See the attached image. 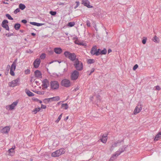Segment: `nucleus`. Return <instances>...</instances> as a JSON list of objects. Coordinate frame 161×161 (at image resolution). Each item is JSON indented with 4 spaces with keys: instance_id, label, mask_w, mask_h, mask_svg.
Instances as JSON below:
<instances>
[{
    "instance_id": "4be33fe9",
    "label": "nucleus",
    "mask_w": 161,
    "mask_h": 161,
    "mask_svg": "<svg viewBox=\"0 0 161 161\" xmlns=\"http://www.w3.org/2000/svg\"><path fill=\"white\" fill-rule=\"evenodd\" d=\"M25 92L26 94L29 97H32L34 95V94L29 90L26 89L25 90Z\"/></svg>"
},
{
    "instance_id": "e2e57ef3",
    "label": "nucleus",
    "mask_w": 161,
    "mask_h": 161,
    "mask_svg": "<svg viewBox=\"0 0 161 161\" xmlns=\"http://www.w3.org/2000/svg\"><path fill=\"white\" fill-rule=\"evenodd\" d=\"M111 52H112V50L111 49H109L108 50V53H110Z\"/></svg>"
},
{
    "instance_id": "0eeeda50",
    "label": "nucleus",
    "mask_w": 161,
    "mask_h": 161,
    "mask_svg": "<svg viewBox=\"0 0 161 161\" xmlns=\"http://www.w3.org/2000/svg\"><path fill=\"white\" fill-rule=\"evenodd\" d=\"M20 79L19 78L13 80L11 82L8 83V86L10 87H14L19 85Z\"/></svg>"
},
{
    "instance_id": "a19ab883",
    "label": "nucleus",
    "mask_w": 161,
    "mask_h": 161,
    "mask_svg": "<svg viewBox=\"0 0 161 161\" xmlns=\"http://www.w3.org/2000/svg\"><path fill=\"white\" fill-rule=\"evenodd\" d=\"M56 11H50V14L52 15L53 16L55 15L56 14Z\"/></svg>"
},
{
    "instance_id": "2eb2a0df",
    "label": "nucleus",
    "mask_w": 161,
    "mask_h": 161,
    "mask_svg": "<svg viewBox=\"0 0 161 161\" xmlns=\"http://www.w3.org/2000/svg\"><path fill=\"white\" fill-rule=\"evenodd\" d=\"M142 109V107L141 105H138L135 108L134 111V114H136L139 113Z\"/></svg>"
},
{
    "instance_id": "49530a36",
    "label": "nucleus",
    "mask_w": 161,
    "mask_h": 161,
    "mask_svg": "<svg viewBox=\"0 0 161 161\" xmlns=\"http://www.w3.org/2000/svg\"><path fill=\"white\" fill-rule=\"evenodd\" d=\"M75 3L76 4V6L74 7V8L76 9L79 5V2L78 1H76Z\"/></svg>"
},
{
    "instance_id": "c756f323",
    "label": "nucleus",
    "mask_w": 161,
    "mask_h": 161,
    "mask_svg": "<svg viewBox=\"0 0 161 161\" xmlns=\"http://www.w3.org/2000/svg\"><path fill=\"white\" fill-rule=\"evenodd\" d=\"M95 62V60L93 59H88L87 60V63L88 64H93Z\"/></svg>"
},
{
    "instance_id": "39448f33",
    "label": "nucleus",
    "mask_w": 161,
    "mask_h": 161,
    "mask_svg": "<svg viewBox=\"0 0 161 161\" xmlns=\"http://www.w3.org/2000/svg\"><path fill=\"white\" fill-rule=\"evenodd\" d=\"M59 83L57 81L53 80L50 82V87L52 90H57L59 88Z\"/></svg>"
},
{
    "instance_id": "aec40b11",
    "label": "nucleus",
    "mask_w": 161,
    "mask_h": 161,
    "mask_svg": "<svg viewBox=\"0 0 161 161\" xmlns=\"http://www.w3.org/2000/svg\"><path fill=\"white\" fill-rule=\"evenodd\" d=\"M54 51L57 54H60L62 52V49L59 47H56L54 49Z\"/></svg>"
},
{
    "instance_id": "c9c22d12",
    "label": "nucleus",
    "mask_w": 161,
    "mask_h": 161,
    "mask_svg": "<svg viewBox=\"0 0 161 161\" xmlns=\"http://www.w3.org/2000/svg\"><path fill=\"white\" fill-rule=\"evenodd\" d=\"M36 93L39 95H43L45 92L44 91H37Z\"/></svg>"
},
{
    "instance_id": "1a4fd4ad",
    "label": "nucleus",
    "mask_w": 161,
    "mask_h": 161,
    "mask_svg": "<svg viewBox=\"0 0 161 161\" xmlns=\"http://www.w3.org/2000/svg\"><path fill=\"white\" fill-rule=\"evenodd\" d=\"M49 85V82L48 80L45 79L42 81V86L43 87L42 89L47 88Z\"/></svg>"
},
{
    "instance_id": "13d9d810",
    "label": "nucleus",
    "mask_w": 161,
    "mask_h": 161,
    "mask_svg": "<svg viewBox=\"0 0 161 161\" xmlns=\"http://www.w3.org/2000/svg\"><path fill=\"white\" fill-rule=\"evenodd\" d=\"M94 70L95 69L94 68H92L90 72L92 74L94 71Z\"/></svg>"
},
{
    "instance_id": "2f4dec72",
    "label": "nucleus",
    "mask_w": 161,
    "mask_h": 161,
    "mask_svg": "<svg viewBox=\"0 0 161 161\" xmlns=\"http://www.w3.org/2000/svg\"><path fill=\"white\" fill-rule=\"evenodd\" d=\"M107 50L105 48H104L102 51L100 52V54H105L107 53Z\"/></svg>"
},
{
    "instance_id": "09e8293b",
    "label": "nucleus",
    "mask_w": 161,
    "mask_h": 161,
    "mask_svg": "<svg viewBox=\"0 0 161 161\" xmlns=\"http://www.w3.org/2000/svg\"><path fill=\"white\" fill-rule=\"evenodd\" d=\"M8 153H14V150H13L12 149V148H10V149H9L8 150Z\"/></svg>"
},
{
    "instance_id": "603ef678",
    "label": "nucleus",
    "mask_w": 161,
    "mask_h": 161,
    "mask_svg": "<svg viewBox=\"0 0 161 161\" xmlns=\"http://www.w3.org/2000/svg\"><path fill=\"white\" fill-rule=\"evenodd\" d=\"M13 35H14V34L13 33H11V34L7 33V34H6V36L8 37H9V36H13Z\"/></svg>"
},
{
    "instance_id": "c85d7f7f",
    "label": "nucleus",
    "mask_w": 161,
    "mask_h": 161,
    "mask_svg": "<svg viewBox=\"0 0 161 161\" xmlns=\"http://www.w3.org/2000/svg\"><path fill=\"white\" fill-rule=\"evenodd\" d=\"M41 110V108L38 107L35 108L33 112L34 113V114H36L38 112H39Z\"/></svg>"
},
{
    "instance_id": "9b49d317",
    "label": "nucleus",
    "mask_w": 161,
    "mask_h": 161,
    "mask_svg": "<svg viewBox=\"0 0 161 161\" xmlns=\"http://www.w3.org/2000/svg\"><path fill=\"white\" fill-rule=\"evenodd\" d=\"M18 103V101H16L15 102H14L11 105L7 106H6V108L7 109H9V110L13 109L17 105Z\"/></svg>"
},
{
    "instance_id": "680f3d73",
    "label": "nucleus",
    "mask_w": 161,
    "mask_h": 161,
    "mask_svg": "<svg viewBox=\"0 0 161 161\" xmlns=\"http://www.w3.org/2000/svg\"><path fill=\"white\" fill-rule=\"evenodd\" d=\"M67 68H64V72H67Z\"/></svg>"
},
{
    "instance_id": "338daca9",
    "label": "nucleus",
    "mask_w": 161,
    "mask_h": 161,
    "mask_svg": "<svg viewBox=\"0 0 161 161\" xmlns=\"http://www.w3.org/2000/svg\"><path fill=\"white\" fill-rule=\"evenodd\" d=\"M69 118V116H67L64 119L65 120H67Z\"/></svg>"
},
{
    "instance_id": "cd10ccee",
    "label": "nucleus",
    "mask_w": 161,
    "mask_h": 161,
    "mask_svg": "<svg viewBox=\"0 0 161 161\" xmlns=\"http://www.w3.org/2000/svg\"><path fill=\"white\" fill-rule=\"evenodd\" d=\"M61 107L65 109H67L68 108L69 106L68 104L66 103L64 104H62L61 106Z\"/></svg>"
},
{
    "instance_id": "b1692460",
    "label": "nucleus",
    "mask_w": 161,
    "mask_h": 161,
    "mask_svg": "<svg viewBox=\"0 0 161 161\" xmlns=\"http://www.w3.org/2000/svg\"><path fill=\"white\" fill-rule=\"evenodd\" d=\"M51 101H58L60 100L59 96H56L51 98Z\"/></svg>"
},
{
    "instance_id": "a878e982",
    "label": "nucleus",
    "mask_w": 161,
    "mask_h": 161,
    "mask_svg": "<svg viewBox=\"0 0 161 161\" xmlns=\"http://www.w3.org/2000/svg\"><path fill=\"white\" fill-rule=\"evenodd\" d=\"M20 27V25L19 23H16L14 25V29L16 30H19Z\"/></svg>"
},
{
    "instance_id": "4c0bfd02",
    "label": "nucleus",
    "mask_w": 161,
    "mask_h": 161,
    "mask_svg": "<svg viewBox=\"0 0 161 161\" xmlns=\"http://www.w3.org/2000/svg\"><path fill=\"white\" fill-rule=\"evenodd\" d=\"M53 75L54 76L55 75V76H57V77H60V76H62L63 75V74H61L60 73H59V74H58L56 73L53 74Z\"/></svg>"
},
{
    "instance_id": "3c124183",
    "label": "nucleus",
    "mask_w": 161,
    "mask_h": 161,
    "mask_svg": "<svg viewBox=\"0 0 161 161\" xmlns=\"http://www.w3.org/2000/svg\"><path fill=\"white\" fill-rule=\"evenodd\" d=\"M30 70L29 69H27L25 70V74H29L30 73Z\"/></svg>"
},
{
    "instance_id": "a211bd4d",
    "label": "nucleus",
    "mask_w": 161,
    "mask_h": 161,
    "mask_svg": "<svg viewBox=\"0 0 161 161\" xmlns=\"http://www.w3.org/2000/svg\"><path fill=\"white\" fill-rule=\"evenodd\" d=\"M97 52V47L96 46H94L92 47L91 49V53L92 55H95L97 56L96 54Z\"/></svg>"
},
{
    "instance_id": "de8ad7c7",
    "label": "nucleus",
    "mask_w": 161,
    "mask_h": 161,
    "mask_svg": "<svg viewBox=\"0 0 161 161\" xmlns=\"http://www.w3.org/2000/svg\"><path fill=\"white\" fill-rule=\"evenodd\" d=\"M86 25L88 27H90L91 26V23L90 21L88 20L86 21Z\"/></svg>"
},
{
    "instance_id": "864d4df0",
    "label": "nucleus",
    "mask_w": 161,
    "mask_h": 161,
    "mask_svg": "<svg viewBox=\"0 0 161 161\" xmlns=\"http://www.w3.org/2000/svg\"><path fill=\"white\" fill-rule=\"evenodd\" d=\"M147 39L146 38L144 39H143L142 40V43L143 44H146V41H147Z\"/></svg>"
},
{
    "instance_id": "774afa93",
    "label": "nucleus",
    "mask_w": 161,
    "mask_h": 161,
    "mask_svg": "<svg viewBox=\"0 0 161 161\" xmlns=\"http://www.w3.org/2000/svg\"><path fill=\"white\" fill-rule=\"evenodd\" d=\"M159 134L160 135V137L161 138V131L158 132Z\"/></svg>"
},
{
    "instance_id": "7ed1b4c3",
    "label": "nucleus",
    "mask_w": 161,
    "mask_h": 161,
    "mask_svg": "<svg viewBox=\"0 0 161 161\" xmlns=\"http://www.w3.org/2000/svg\"><path fill=\"white\" fill-rule=\"evenodd\" d=\"M73 65L77 70L81 71L83 69V63L78 59H77L76 61H75L73 63Z\"/></svg>"
},
{
    "instance_id": "e433bc0d",
    "label": "nucleus",
    "mask_w": 161,
    "mask_h": 161,
    "mask_svg": "<svg viewBox=\"0 0 161 161\" xmlns=\"http://www.w3.org/2000/svg\"><path fill=\"white\" fill-rule=\"evenodd\" d=\"M14 70H13V69H10V74L12 76L14 75L15 74L14 72Z\"/></svg>"
},
{
    "instance_id": "37998d69",
    "label": "nucleus",
    "mask_w": 161,
    "mask_h": 161,
    "mask_svg": "<svg viewBox=\"0 0 161 161\" xmlns=\"http://www.w3.org/2000/svg\"><path fill=\"white\" fill-rule=\"evenodd\" d=\"M20 12V9L19 8H17L14 11V13L15 14H16Z\"/></svg>"
},
{
    "instance_id": "4d7b16f0",
    "label": "nucleus",
    "mask_w": 161,
    "mask_h": 161,
    "mask_svg": "<svg viewBox=\"0 0 161 161\" xmlns=\"http://www.w3.org/2000/svg\"><path fill=\"white\" fill-rule=\"evenodd\" d=\"M21 22H22V23H23L25 24L27 23V21L25 19H23L21 20Z\"/></svg>"
},
{
    "instance_id": "7c9ffc66",
    "label": "nucleus",
    "mask_w": 161,
    "mask_h": 161,
    "mask_svg": "<svg viewBox=\"0 0 161 161\" xmlns=\"http://www.w3.org/2000/svg\"><path fill=\"white\" fill-rule=\"evenodd\" d=\"M51 98H45L43 100V101L44 103H49L50 101H51Z\"/></svg>"
},
{
    "instance_id": "393cba45",
    "label": "nucleus",
    "mask_w": 161,
    "mask_h": 161,
    "mask_svg": "<svg viewBox=\"0 0 161 161\" xmlns=\"http://www.w3.org/2000/svg\"><path fill=\"white\" fill-rule=\"evenodd\" d=\"M153 41L154 42L157 43L159 42V38L156 36H154L153 38Z\"/></svg>"
},
{
    "instance_id": "20e7f679",
    "label": "nucleus",
    "mask_w": 161,
    "mask_h": 161,
    "mask_svg": "<svg viewBox=\"0 0 161 161\" xmlns=\"http://www.w3.org/2000/svg\"><path fill=\"white\" fill-rule=\"evenodd\" d=\"M65 152V151L64 149L63 148H60L53 152L52 153L51 156L53 157H58L61 155L64 154Z\"/></svg>"
},
{
    "instance_id": "bf43d9fd",
    "label": "nucleus",
    "mask_w": 161,
    "mask_h": 161,
    "mask_svg": "<svg viewBox=\"0 0 161 161\" xmlns=\"http://www.w3.org/2000/svg\"><path fill=\"white\" fill-rule=\"evenodd\" d=\"M15 145L13 146V147L11 148L12 149L14 150V149H15Z\"/></svg>"
},
{
    "instance_id": "9d476101",
    "label": "nucleus",
    "mask_w": 161,
    "mask_h": 161,
    "mask_svg": "<svg viewBox=\"0 0 161 161\" xmlns=\"http://www.w3.org/2000/svg\"><path fill=\"white\" fill-rule=\"evenodd\" d=\"M8 23V21L6 19L4 20L2 23V26L6 30L9 31V28L7 24Z\"/></svg>"
},
{
    "instance_id": "f03ea898",
    "label": "nucleus",
    "mask_w": 161,
    "mask_h": 161,
    "mask_svg": "<svg viewBox=\"0 0 161 161\" xmlns=\"http://www.w3.org/2000/svg\"><path fill=\"white\" fill-rule=\"evenodd\" d=\"M127 147V146L124 145L122 147L120 148L119 150L116 152L115 154L113 155L110 158V160H113L116 158L117 156L119 155L122 153L124 152L125 150V148Z\"/></svg>"
},
{
    "instance_id": "f8f14e48",
    "label": "nucleus",
    "mask_w": 161,
    "mask_h": 161,
    "mask_svg": "<svg viewBox=\"0 0 161 161\" xmlns=\"http://www.w3.org/2000/svg\"><path fill=\"white\" fill-rule=\"evenodd\" d=\"M40 62V59L39 58H36L33 63L34 67L35 68H38L39 66Z\"/></svg>"
},
{
    "instance_id": "58836bf2",
    "label": "nucleus",
    "mask_w": 161,
    "mask_h": 161,
    "mask_svg": "<svg viewBox=\"0 0 161 161\" xmlns=\"http://www.w3.org/2000/svg\"><path fill=\"white\" fill-rule=\"evenodd\" d=\"M101 51V49H97V52H96V54H97V56H98L100 55V52Z\"/></svg>"
},
{
    "instance_id": "412c9836",
    "label": "nucleus",
    "mask_w": 161,
    "mask_h": 161,
    "mask_svg": "<svg viewBox=\"0 0 161 161\" xmlns=\"http://www.w3.org/2000/svg\"><path fill=\"white\" fill-rule=\"evenodd\" d=\"M17 61V59H16L14 60V62L13 63L12 65L11 66L10 69H13V70H15L16 69V63Z\"/></svg>"
},
{
    "instance_id": "6e6d98bb",
    "label": "nucleus",
    "mask_w": 161,
    "mask_h": 161,
    "mask_svg": "<svg viewBox=\"0 0 161 161\" xmlns=\"http://www.w3.org/2000/svg\"><path fill=\"white\" fill-rule=\"evenodd\" d=\"M46 108V105H43L42 104H41V108L45 109V108Z\"/></svg>"
},
{
    "instance_id": "f704fd0d",
    "label": "nucleus",
    "mask_w": 161,
    "mask_h": 161,
    "mask_svg": "<svg viewBox=\"0 0 161 161\" xmlns=\"http://www.w3.org/2000/svg\"><path fill=\"white\" fill-rule=\"evenodd\" d=\"M6 16L7 17L8 19L9 20H13V19L11 17V16L8 14H6Z\"/></svg>"
},
{
    "instance_id": "a18cd8bd",
    "label": "nucleus",
    "mask_w": 161,
    "mask_h": 161,
    "mask_svg": "<svg viewBox=\"0 0 161 161\" xmlns=\"http://www.w3.org/2000/svg\"><path fill=\"white\" fill-rule=\"evenodd\" d=\"M138 67V65L137 64H135L133 67V69L134 70H136V69Z\"/></svg>"
},
{
    "instance_id": "f257e3e1",
    "label": "nucleus",
    "mask_w": 161,
    "mask_h": 161,
    "mask_svg": "<svg viewBox=\"0 0 161 161\" xmlns=\"http://www.w3.org/2000/svg\"><path fill=\"white\" fill-rule=\"evenodd\" d=\"M64 55L66 58H68L74 63L78 58H76V55L74 53H71L69 52L66 51L64 53Z\"/></svg>"
},
{
    "instance_id": "4468645a",
    "label": "nucleus",
    "mask_w": 161,
    "mask_h": 161,
    "mask_svg": "<svg viewBox=\"0 0 161 161\" xmlns=\"http://www.w3.org/2000/svg\"><path fill=\"white\" fill-rule=\"evenodd\" d=\"M90 3L87 0H82V4L88 8H92L93 6L89 4Z\"/></svg>"
},
{
    "instance_id": "052dcab7",
    "label": "nucleus",
    "mask_w": 161,
    "mask_h": 161,
    "mask_svg": "<svg viewBox=\"0 0 161 161\" xmlns=\"http://www.w3.org/2000/svg\"><path fill=\"white\" fill-rule=\"evenodd\" d=\"M87 73L88 75H90L92 74L89 71H87Z\"/></svg>"
},
{
    "instance_id": "8fccbe9b",
    "label": "nucleus",
    "mask_w": 161,
    "mask_h": 161,
    "mask_svg": "<svg viewBox=\"0 0 161 161\" xmlns=\"http://www.w3.org/2000/svg\"><path fill=\"white\" fill-rule=\"evenodd\" d=\"M155 87L156 89L157 90L159 91L161 89L159 86H155Z\"/></svg>"
},
{
    "instance_id": "ddd939ff",
    "label": "nucleus",
    "mask_w": 161,
    "mask_h": 161,
    "mask_svg": "<svg viewBox=\"0 0 161 161\" xmlns=\"http://www.w3.org/2000/svg\"><path fill=\"white\" fill-rule=\"evenodd\" d=\"M123 141V140H122L120 141H118L114 142V144H113L112 145V146L110 148V151H112L115 147H116L118 146V145L120 143L122 142Z\"/></svg>"
},
{
    "instance_id": "72a5a7b5",
    "label": "nucleus",
    "mask_w": 161,
    "mask_h": 161,
    "mask_svg": "<svg viewBox=\"0 0 161 161\" xmlns=\"http://www.w3.org/2000/svg\"><path fill=\"white\" fill-rule=\"evenodd\" d=\"M161 138L160 135L159 134V133H158L155 136V137L154 139V141H158L159 140V139Z\"/></svg>"
},
{
    "instance_id": "6e6552de",
    "label": "nucleus",
    "mask_w": 161,
    "mask_h": 161,
    "mask_svg": "<svg viewBox=\"0 0 161 161\" xmlns=\"http://www.w3.org/2000/svg\"><path fill=\"white\" fill-rule=\"evenodd\" d=\"M79 73L78 70H75L72 73L71 75V78L72 80H75L78 77Z\"/></svg>"
},
{
    "instance_id": "f3484780",
    "label": "nucleus",
    "mask_w": 161,
    "mask_h": 161,
    "mask_svg": "<svg viewBox=\"0 0 161 161\" xmlns=\"http://www.w3.org/2000/svg\"><path fill=\"white\" fill-rule=\"evenodd\" d=\"M35 75L37 78H41L42 77V74L41 72L39 70H36L34 72Z\"/></svg>"
},
{
    "instance_id": "423d86ee",
    "label": "nucleus",
    "mask_w": 161,
    "mask_h": 161,
    "mask_svg": "<svg viewBox=\"0 0 161 161\" xmlns=\"http://www.w3.org/2000/svg\"><path fill=\"white\" fill-rule=\"evenodd\" d=\"M60 84L62 86L66 87H69L71 85L70 80L67 79L62 80L61 81Z\"/></svg>"
},
{
    "instance_id": "5701e85b",
    "label": "nucleus",
    "mask_w": 161,
    "mask_h": 161,
    "mask_svg": "<svg viewBox=\"0 0 161 161\" xmlns=\"http://www.w3.org/2000/svg\"><path fill=\"white\" fill-rule=\"evenodd\" d=\"M30 24L31 25L37 26H42V25H43L44 24L43 23H38L36 22H30Z\"/></svg>"
},
{
    "instance_id": "bb28decb",
    "label": "nucleus",
    "mask_w": 161,
    "mask_h": 161,
    "mask_svg": "<svg viewBox=\"0 0 161 161\" xmlns=\"http://www.w3.org/2000/svg\"><path fill=\"white\" fill-rule=\"evenodd\" d=\"M19 8L20 9L23 10L25 8L26 6L24 4L20 3L19 5Z\"/></svg>"
},
{
    "instance_id": "0e129e2a",
    "label": "nucleus",
    "mask_w": 161,
    "mask_h": 161,
    "mask_svg": "<svg viewBox=\"0 0 161 161\" xmlns=\"http://www.w3.org/2000/svg\"><path fill=\"white\" fill-rule=\"evenodd\" d=\"M75 44H77V43H80L77 40H75Z\"/></svg>"
},
{
    "instance_id": "ea45409f",
    "label": "nucleus",
    "mask_w": 161,
    "mask_h": 161,
    "mask_svg": "<svg viewBox=\"0 0 161 161\" xmlns=\"http://www.w3.org/2000/svg\"><path fill=\"white\" fill-rule=\"evenodd\" d=\"M62 114H61L58 117V119L56 120V122L57 123L62 118Z\"/></svg>"
},
{
    "instance_id": "c03bdc74",
    "label": "nucleus",
    "mask_w": 161,
    "mask_h": 161,
    "mask_svg": "<svg viewBox=\"0 0 161 161\" xmlns=\"http://www.w3.org/2000/svg\"><path fill=\"white\" fill-rule=\"evenodd\" d=\"M34 101L37 102H39V103H42V101L40 100H39L38 98H35V99H34Z\"/></svg>"
},
{
    "instance_id": "69168bd1",
    "label": "nucleus",
    "mask_w": 161,
    "mask_h": 161,
    "mask_svg": "<svg viewBox=\"0 0 161 161\" xmlns=\"http://www.w3.org/2000/svg\"><path fill=\"white\" fill-rule=\"evenodd\" d=\"M31 35L33 36H35L36 35V34L34 33H31Z\"/></svg>"
},
{
    "instance_id": "dca6fc26",
    "label": "nucleus",
    "mask_w": 161,
    "mask_h": 161,
    "mask_svg": "<svg viewBox=\"0 0 161 161\" xmlns=\"http://www.w3.org/2000/svg\"><path fill=\"white\" fill-rule=\"evenodd\" d=\"M107 136L108 134H103L102 135V138L100 139V140L103 143H105L107 142Z\"/></svg>"
},
{
    "instance_id": "79ce46f5",
    "label": "nucleus",
    "mask_w": 161,
    "mask_h": 161,
    "mask_svg": "<svg viewBox=\"0 0 161 161\" xmlns=\"http://www.w3.org/2000/svg\"><path fill=\"white\" fill-rule=\"evenodd\" d=\"M46 57V55L45 53H42L40 56L41 59H43Z\"/></svg>"
},
{
    "instance_id": "5fc2aeb1",
    "label": "nucleus",
    "mask_w": 161,
    "mask_h": 161,
    "mask_svg": "<svg viewBox=\"0 0 161 161\" xmlns=\"http://www.w3.org/2000/svg\"><path fill=\"white\" fill-rule=\"evenodd\" d=\"M77 44L80 45H82V46H84L85 45V43H83L82 42H81L80 43H77Z\"/></svg>"
},
{
    "instance_id": "473e14b6",
    "label": "nucleus",
    "mask_w": 161,
    "mask_h": 161,
    "mask_svg": "<svg viewBox=\"0 0 161 161\" xmlns=\"http://www.w3.org/2000/svg\"><path fill=\"white\" fill-rule=\"evenodd\" d=\"M75 25V23L74 22H69L68 24V26L69 27H73Z\"/></svg>"
},
{
    "instance_id": "6ab92c4d",
    "label": "nucleus",
    "mask_w": 161,
    "mask_h": 161,
    "mask_svg": "<svg viewBox=\"0 0 161 161\" xmlns=\"http://www.w3.org/2000/svg\"><path fill=\"white\" fill-rule=\"evenodd\" d=\"M9 130L10 128L8 126H6L1 130V132L3 133H7Z\"/></svg>"
}]
</instances>
